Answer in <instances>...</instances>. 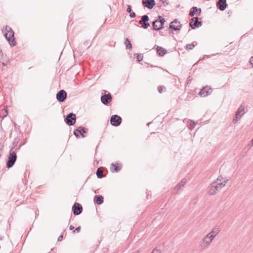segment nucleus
I'll return each mask as SVG.
<instances>
[{
    "mask_svg": "<svg viewBox=\"0 0 253 253\" xmlns=\"http://www.w3.org/2000/svg\"><path fill=\"white\" fill-rule=\"evenodd\" d=\"M67 92L64 90H59L56 94V97L59 102H63L67 98Z\"/></svg>",
    "mask_w": 253,
    "mask_h": 253,
    "instance_id": "nucleus-9",
    "label": "nucleus"
},
{
    "mask_svg": "<svg viewBox=\"0 0 253 253\" xmlns=\"http://www.w3.org/2000/svg\"><path fill=\"white\" fill-rule=\"evenodd\" d=\"M198 12H197V13H196L197 15H200L201 14V9L200 8H198Z\"/></svg>",
    "mask_w": 253,
    "mask_h": 253,
    "instance_id": "nucleus-45",
    "label": "nucleus"
},
{
    "mask_svg": "<svg viewBox=\"0 0 253 253\" xmlns=\"http://www.w3.org/2000/svg\"><path fill=\"white\" fill-rule=\"evenodd\" d=\"M125 44L126 45V48L128 49L131 50L132 49V44L130 42L127 38H125Z\"/></svg>",
    "mask_w": 253,
    "mask_h": 253,
    "instance_id": "nucleus-27",
    "label": "nucleus"
},
{
    "mask_svg": "<svg viewBox=\"0 0 253 253\" xmlns=\"http://www.w3.org/2000/svg\"><path fill=\"white\" fill-rule=\"evenodd\" d=\"M7 106L3 109L2 111H4V113H3V116L1 117L2 118V119H4L5 117L7 116V115H8V110H7Z\"/></svg>",
    "mask_w": 253,
    "mask_h": 253,
    "instance_id": "nucleus-31",
    "label": "nucleus"
},
{
    "mask_svg": "<svg viewBox=\"0 0 253 253\" xmlns=\"http://www.w3.org/2000/svg\"><path fill=\"white\" fill-rule=\"evenodd\" d=\"M251 143L252 144V146H253V138L251 140Z\"/></svg>",
    "mask_w": 253,
    "mask_h": 253,
    "instance_id": "nucleus-49",
    "label": "nucleus"
},
{
    "mask_svg": "<svg viewBox=\"0 0 253 253\" xmlns=\"http://www.w3.org/2000/svg\"><path fill=\"white\" fill-rule=\"evenodd\" d=\"M195 125H196V123L191 121V122H190V124L189 125V129L192 130L193 129L195 126Z\"/></svg>",
    "mask_w": 253,
    "mask_h": 253,
    "instance_id": "nucleus-33",
    "label": "nucleus"
},
{
    "mask_svg": "<svg viewBox=\"0 0 253 253\" xmlns=\"http://www.w3.org/2000/svg\"><path fill=\"white\" fill-rule=\"evenodd\" d=\"M210 242H211L214 239V238L215 237V235H213L210 233Z\"/></svg>",
    "mask_w": 253,
    "mask_h": 253,
    "instance_id": "nucleus-41",
    "label": "nucleus"
},
{
    "mask_svg": "<svg viewBox=\"0 0 253 253\" xmlns=\"http://www.w3.org/2000/svg\"><path fill=\"white\" fill-rule=\"evenodd\" d=\"M73 214L75 215L80 214L83 211L82 206L79 203H75L72 208Z\"/></svg>",
    "mask_w": 253,
    "mask_h": 253,
    "instance_id": "nucleus-10",
    "label": "nucleus"
},
{
    "mask_svg": "<svg viewBox=\"0 0 253 253\" xmlns=\"http://www.w3.org/2000/svg\"><path fill=\"white\" fill-rule=\"evenodd\" d=\"M182 25L180 24V22L177 19H174L169 24V28L174 31H179L180 30Z\"/></svg>",
    "mask_w": 253,
    "mask_h": 253,
    "instance_id": "nucleus-11",
    "label": "nucleus"
},
{
    "mask_svg": "<svg viewBox=\"0 0 253 253\" xmlns=\"http://www.w3.org/2000/svg\"><path fill=\"white\" fill-rule=\"evenodd\" d=\"M74 229V227L73 225H70V226H69V229H70V230H73Z\"/></svg>",
    "mask_w": 253,
    "mask_h": 253,
    "instance_id": "nucleus-48",
    "label": "nucleus"
},
{
    "mask_svg": "<svg viewBox=\"0 0 253 253\" xmlns=\"http://www.w3.org/2000/svg\"><path fill=\"white\" fill-rule=\"evenodd\" d=\"M223 179V177H222L221 175H220L218 177V178H217L216 179V181H221Z\"/></svg>",
    "mask_w": 253,
    "mask_h": 253,
    "instance_id": "nucleus-44",
    "label": "nucleus"
},
{
    "mask_svg": "<svg viewBox=\"0 0 253 253\" xmlns=\"http://www.w3.org/2000/svg\"><path fill=\"white\" fill-rule=\"evenodd\" d=\"M122 168V164H120L118 163H116L115 164L112 163L110 166V170L112 172H118Z\"/></svg>",
    "mask_w": 253,
    "mask_h": 253,
    "instance_id": "nucleus-16",
    "label": "nucleus"
},
{
    "mask_svg": "<svg viewBox=\"0 0 253 253\" xmlns=\"http://www.w3.org/2000/svg\"><path fill=\"white\" fill-rule=\"evenodd\" d=\"M81 226H79L78 227H77L75 230H73V232L75 233V232H77L79 233L81 231Z\"/></svg>",
    "mask_w": 253,
    "mask_h": 253,
    "instance_id": "nucleus-39",
    "label": "nucleus"
},
{
    "mask_svg": "<svg viewBox=\"0 0 253 253\" xmlns=\"http://www.w3.org/2000/svg\"><path fill=\"white\" fill-rule=\"evenodd\" d=\"M220 231V229L219 227H215L210 233L216 236Z\"/></svg>",
    "mask_w": 253,
    "mask_h": 253,
    "instance_id": "nucleus-29",
    "label": "nucleus"
},
{
    "mask_svg": "<svg viewBox=\"0 0 253 253\" xmlns=\"http://www.w3.org/2000/svg\"><path fill=\"white\" fill-rule=\"evenodd\" d=\"M65 123L69 126L74 125L76 121V117L75 114L70 113L68 114L64 119Z\"/></svg>",
    "mask_w": 253,
    "mask_h": 253,
    "instance_id": "nucleus-4",
    "label": "nucleus"
},
{
    "mask_svg": "<svg viewBox=\"0 0 253 253\" xmlns=\"http://www.w3.org/2000/svg\"><path fill=\"white\" fill-rule=\"evenodd\" d=\"M112 99V98L110 93L102 95L100 98L101 102L105 105H107L111 101Z\"/></svg>",
    "mask_w": 253,
    "mask_h": 253,
    "instance_id": "nucleus-13",
    "label": "nucleus"
},
{
    "mask_svg": "<svg viewBox=\"0 0 253 253\" xmlns=\"http://www.w3.org/2000/svg\"><path fill=\"white\" fill-rule=\"evenodd\" d=\"M212 88L209 85L203 87L199 92V95L201 97H206L212 92Z\"/></svg>",
    "mask_w": 253,
    "mask_h": 253,
    "instance_id": "nucleus-8",
    "label": "nucleus"
},
{
    "mask_svg": "<svg viewBox=\"0 0 253 253\" xmlns=\"http://www.w3.org/2000/svg\"><path fill=\"white\" fill-rule=\"evenodd\" d=\"M94 202L97 205H101L104 202V198L101 195H95L94 197Z\"/></svg>",
    "mask_w": 253,
    "mask_h": 253,
    "instance_id": "nucleus-18",
    "label": "nucleus"
},
{
    "mask_svg": "<svg viewBox=\"0 0 253 253\" xmlns=\"http://www.w3.org/2000/svg\"><path fill=\"white\" fill-rule=\"evenodd\" d=\"M227 6L226 0H218L216 2V7L221 11L224 10Z\"/></svg>",
    "mask_w": 253,
    "mask_h": 253,
    "instance_id": "nucleus-15",
    "label": "nucleus"
},
{
    "mask_svg": "<svg viewBox=\"0 0 253 253\" xmlns=\"http://www.w3.org/2000/svg\"><path fill=\"white\" fill-rule=\"evenodd\" d=\"M186 182V180L185 178L182 179L179 183H178L174 188L175 190H179L182 187L184 186Z\"/></svg>",
    "mask_w": 253,
    "mask_h": 253,
    "instance_id": "nucleus-20",
    "label": "nucleus"
},
{
    "mask_svg": "<svg viewBox=\"0 0 253 253\" xmlns=\"http://www.w3.org/2000/svg\"><path fill=\"white\" fill-rule=\"evenodd\" d=\"M63 235L61 234L58 237L57 240H58V241H61L63 239Z\"/></svg>",
    "mask_w": 253,
    "mask_h": 253,
    "instance_id": "nucleus-43",
    "label": "nucleus"
},
{
    "mask_svg": "<svg viewBox=\"0 0 253 253\" xmlns=\"http://www.w3.org/2000/svg\"><path fill=\"white\" fill-rule=\"evenodd\" d=\"M202 242L203 243L201 244L202 247L206 248L209 245L211 242H210V239H207L204 237L202 240Z\"/></svg>",
    "mask_w": 253,
    "mask_h": 253,
    "instance_id": "nucleus-22",
    "label": "nucleus"
},
{
    "mask_svg": "<svg viewBox=\"0 0 253 253\" xmlns=\"http://www.w3.org/2000/svg\"><path fill=\"white\" fill-rule=\"evenodd\" d=\"M202 25V22L199 20L198 17H194L191 18L189 22V26L192 29H195Z\"/></svg>",
    "mask_w": 253,
    "mask_h": 253,
    "instance_id": "nucleus-5",
    "label": "nucleus"
},
{
    "mask_svg": "<svg viewBox=\"0 0 253 253\" xmlns=\"http://www.w3.org/2000/svg\"><path fill=\"white\" fill-rule=\"evenodd\" d=\"M88 131V128H86L83 126H80L77 128L75 129L74 131V135L77 137L79 138L82 136L83 138L86 137L84 134L86 133Z\"/></svg>",
    "mask_w": 253,
    "mask_h": 253,
    "instance_id": "nucleus-3",
    "label": "nucleus"
},
{
    "mask_svg": "<svg viewBox=\"0 0 253 253\" xmlns=\"http://www.w3.org/2000/svg\"><path fill=\"white\" fill-rule=\"evenodd\" d=\"M5 33H4V36L5 39L11 46H15L16 45V42L14 38V32L8 26H6L5 27Z\"/></svg>",
    "mask_w": 253,
    "mask_h": 253,
    "instance_id": "nucleus-1",
    "label": "nucleus"
},
{
    "mask_svg": "<svg viewBox=\"0 0 253 253\" xmlns=\"http://www.w3.org/2000/svg\"><path fill=\"white\" fill-rule=\"evenodd\" d=\"M250 63L252 65V66L253 67V56H252L251 58Z\"/></svg>",
    "mask_w": 253,
    "mask_h": 253,
    "instance_id": "nucleus-46",
    "label": "nucleus"
},
{
    "mask_svg": "<svg viewBox=\"0 0 253 253\" xmlns=\"http://www.w3.org/2000/svg\"><path fill=\"white\" fill-rule=\"evenodd\" d=\"M103 168L102 167H100L97 169L96 174L98 178L100 179L103 177Z\"/></svg>",
    "mask_w": 253,
    "mask_h": 253,
    "instance_id": "nucleus-21",
    "label": "nucleus"
},
{
    "mask_svg": "<svg viewBox=\"0 0 253 253\" xmlns=\"http://www.w3.org/2000/svg\"><path fill=\"white\" fill-rule=\"evenodd\" d=\"M2 239V237L0 235V240H1Z\"/></svg>",
    "mask_w": 253,
    "mask_h": 253,
    "instance_id": "nucleus-51",
    "label": "nucleus"
},
{
    "mask_svg": "<svg viewBox=\"0 0 253 253\" xmlns=\"http://www.w3.org/2000/svg\"><path fill=\"white\" fill-rule=\"evenodd\" d=\"M247 109L246 107L245 106H244L243 104H242L238 109L237 110V115H240L242 113L244 112L245 113V109Z\"/></svg>",
    "mask_w": 253,
    "mask_h": 253,
    "instance_id": "nucleus-24",
    "label": "nucleus"
},
{
    "mask_svg": "<svg viewBox=\"0 0 253 253\" xmlns=\"http://www.w3.org/2000/svg\"><path fill=\"white\" fill-rule=\"evenodd\" d=\"M158 90L159 93H162L163 90V88L162 86L159 85L158 86Z\"/></svg>",
    "mask_w": 253,
    "mask_h": 253,
    "instance_id": "nucleus-37",
    "label": "nucleus"
},
{
    "mask_svg": "<svg viewBox=\"0 0 253 253\" xmlns=\"http://www.w3.org/2000/svg\"><path fill=\"white\" fill-rule=\"evenodd\" d=\"M135 55H136V58L137 59V60L138 62H140L143 60V56L142 55H141L138 53H137Z\"/></svg>",
    "mask_w": 253,
    "mask_h": 253,
    "instance_id": "nucleus-32",
    "label": "nucleus"
},
{
    "mask_svg": "<svg viewBox=\"0 0 253 253\" xmlns=\"http://www.w3.org/2000/svg\"><path fill=\"white\" fill-rule=\"evenodd\" d=\"M2 65H3V66H5V64L4 63H2Z\"/></svg>",
    "mask_w": 253,
    "mask_h": 253,
    "instance_id": "nucleus-52",
    "label": "nucleus"
},
{
    "mask_svg": "<svg viewBox=\"0 0 253 253\" xmlns=\"http://www.w3.org/2000/svg\"><path fill=\"white\" fill-rule=\"evenodd\" d=\"M122 121V118L117 115H112L110 118V124L114 126H120Z\"/></svg>",
    "mask_w": 253,
    "mask_h": 253,
    "instance_id": "nucleus-7",
    "label": "nucleus"
},
{
    "mask_svg": "<svg viewBox=\"0 0 253 253\" xmlns=\"http://www.w3.org/2000/svg\"><path fill=\"white\" fill-rule=\"evenodd\" d=\"M227 181V180H224L223 182L220 183H218L217 181H213L211 183L212 187L214 188L216 193L225 186Z\"/></svg>",
    "mask_w": 253,
    "mask_h": 253,
    "instance_id": "nucleus-12",
    "label": "nucleus"
},
{
    "mask_svg": "<svg viewBox=\"0 0 253 253\" xmlns=\"http://www.w3.org/2000/svg\"><path fill=\"white\" fill-rule=\"evenodd\" d=\"M150 67H154V66H153V65H150ZM154 67L158 68V67H158V66H154Z\"/></svg>",
    "mask_w": 253,
    "mask_h": 253,
    "instance_id": "nucleus-50",
    "label": "nucleus"
},
{
    "mask_svg": "<svg viewBox=\"0 0 253 253\" xmlns=\"http://www.w3.org/2000/svg\"><path fill=\"white\" fill-rule=\"evenodd\" d=\"M161 1L164 3L165 6L169 4V3L167 2V0H161Z\"/></svg>",
    "mask_w": 253,
    "mask_h": 253,
    "instance_id": "nucleus-42",
    "label": "nucleus"
},
{
    "mask_svg": "<svg viewBox=\"0 0 253 253\" xmlns=\"http://www.w3.org/2000/svg\"><path fill=\"white\" fill-rule=\"evenodd\" d=\"M131 6L129 4L127 5L126 12L129 13L131 12Z\"/></svg>",
    "mask_w": 253,
    "mask_h": 253,
    "instance_id": "nucleus-34",
    "label": "nucleus"
},
{
    "mask_svg": "<svg viewBox=\"0 0 253 253\" xmlns=\"http://www.w3.org/2000/svg\"><path fill=\"white\" fill-rule=\"evenodd\" d=\"M3 145L1 143H0V158L1 157V154L2 153V150H3Z\"/></svg>",
    "mask_w": 253,
    "mask_h": 253,
    "instance_id": "nucleus-35",
    "label": "nucleus"
},
{
    "mask_svg": "<svg viewBox=\"0 0 253 253\" xmlns=\"http://www.w3.org/2000/svg\"><path fill=\"white\" fill-rule=\"evenodd\" d=\"M198 12V9L196 6H193L192 7L189 12V16L193 17Z\"/></svg>",
    "mask_w": 253,
    "mask_h": 253,
    "instance_id": "nucleus-26",
    "label": "nucleus"
},
{
    "mask_svg": "<svg viewBox=\"0 0 253 253\" xmlns=\"http://www.w3.org/2000/svg\"><path fill=\"white\" fill-rule=\"evenodd\" d=\"M210 233L207 234L205 237V238H206L207 239H210Z\"/></svg>",
    "mask_w": 253,
    "mask_h": 253,
    "instance_id": "nucleus-47",
    "label": "nucleus"
},
{
    "mask_svg": "<svg viewBox=\"0 0 253 253\" xmlns=\"http://www.w3.org/2000/svg\"><path fill=\"white\" fill-rule=\"evenodd\" d=\"M129 16L130 18H133L135 17L136 14H135V12H129Z\"/></svg>",
    "mask_w": 253,
    "mask_h": 253,
    "instance_id": "nucleus-36",
    "label": "nucleus"
},
{
    "mask_svg": "<svg viewBox=\"0 0 253 253\" xmlns=\"http://www.w3.org/2000/svg\"><path fill=\"white\" fill-rule=\"evenodd\" d=\"M13 147L10 150L8 158L6 161V168L8 169L12 167L17 160L16 153L13 150Z\"/></svg>",
    "mask_w": 253,
    "mask_h": 253,
    "instance_id": "nucleus-2",
    "label": "nucleus"
},
{
    "mask_svg": "<svg viewBox=\"0 0 253 253\" xmlns=\"http://www.w3.org/2000/svg\"><path fill=\"white\" fill-rule=\"evenodd\" d=\"M142 3L144 7L150 9H152L156 4L155 0H142Z\"/></svg>",
    "mask_w": 253,
    "mask_h": 253,
    "instance_id": "nucleus-14",
    "label": "nucleus"
},
{
    "mask_svg": "<svg viewBox=\"0 0 253 253\" xmlns=\"http://www.w3.org/2000/svg\"><path fill=\"white\" fill-rule=\"evenodd\" d=\"M215 189L212 187V183L210 184V185L208 187V193L210 195H214L216 194Z\"/></svg>",
    "mask_w": 253,
    "mask_h": 253,
    "instance_id": "nucleus-25",
    "label": "nucleus"
},
{
    "mask_svg": "<svg viewBox=\"0 0 253 253\" xmlns=\"http://www.w3.org/2000/svg\"><path fill=\"white\" fill-rule=\"evenodd\" d=\"M159 24L158 23V22L157 21V20L156 19L155 20H154L152 23V25L153 26V30H155V31H159L160 30L162 29L161 28H160V24Z\"/></svg>",
    "mask_w": 253,
    "mask_h": 253,
    "instance_id": "nucleus-23",
    "label": "nucleus"
},
{
    "mask_svg": "<svg viewBox=\"0 0 253 253\" xmlns=\"http://www.w3.org/2000/svg\"><path fill=\"white\" fill-rule=\"evenodd\" d=\"M156 20L160 24V28H161L162 29H163L165 22H166L165 19L162 16H159Z\"/></svg>",
    "mask_w": 253,
    "mask_h": 253,
    "instance_id": "nucleus-19",
    "label": "nucleus"
},
{
    "mask_svg": "<svg viewBox=\"0 0 253 253\" xmlns=\"http://www.w3.org/2000/svg\"><path fill=\"white\" fill-rule=\"evenodd\" d=\"M88 44H89V41H85L84 43V45L85 46V47H87V48H88L90 45H88Z\"/></svg>",
    "mask_w": 253,
    "mask_h": 253,
    "instance_id": "nucleus-40",
    "label": "nucleus"
},
{
    "mask_svg": "<svg viewBox=\"0 0 253 253\" xmlns=\"http://www.w3.org/2000/svg\"><path fill=\"white\" fill-rule=\"evenodd\" d=\"M157 53L160 56H164L167 53V50L164 47L157 46L156 47Z\"/></svg>",
    "mask_w": 253,
    "mask_h": 253,
    "instance_id": "nucleus-17",
    "label": "nucleus"
},
{
    "mask_svg": "<svg viewBox=\"0 0 253 253\" xmlns=\"http://www.w3.org/2000/svg\"><path fill=\"white\" fill-rule=\"evenodd\" d=\"M244 114V112L242 113V114H241L240 115H237V112H236L235 116L233 120V123L234 124L236 123L241 119Z\"/></svg>",
    "mask_w": 253,
    "mask_h": 253,
    "instance_id": "nucleus-30",
    "label": "nucleus"
},
{
    "mask_svg": "<svg viewBox=\"0 0 253 253\" xmlns=\"http://www.w3.org/2000/svg\"><path fill=\"white\" fill-rule=\"evenodd\" d=\"M197 43L196 42L194 41L191 44H187L185 47L186 49H192L196 45Z\"/></svg>",
    "mask_w": 253,
    "mask_h": 253,
    "instance_id": "nucleus-28",
    "label": "nucleus"
},
{
    "mask_svg": "<svg viewBox=\"0 0 253 253\" xmlns=\"http://www.w3.org/2000/svg\"><path fill=\"white\" fill-rule=\"evenodd\" d=\"M149 18L146 14L141 17V19L138 21V23L143 29H146L150 27V24L149 23Z\"/></svg>",
    "mask_w": 253,
    "mask_h": 253,
    "instance_id": "nucleus-6",
    "label": "nucleus"
},
{
    "mask_svg": "<svg viewBox=\"0 0 253 253\" xmlns=\"http://www.w3.org/2000/svg\"><path fill=\"white\" fill-rule=\"evenodd\" d=\"M151 253H161V251L160 250L157 249V248H155L152 251Z\"/></svg>",
    "mask_w": 253,
    "mask_h": 253,
    "instance_id": "nucleus-38",
    "label": "nucleus"
}]
</instances>
